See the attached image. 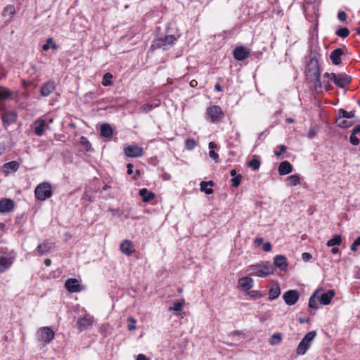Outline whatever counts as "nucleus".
<instances>
[{
  "instance_id": "nucleus-1",
  "label": "nucleus",
  "mask_w": 360,
  "mask_h": 360,
  "mask_svg": "<svg viewBox=\"0 0 360 360\" xmlns=\"http://www.w3.org/2000/svg\"><path fill=\"white\" fill-rule=\"evenodd\" d=\"M306 77L309 82L314 83L316 87H321L319 65L316 58H311L307 64Z\"/></svg>"
},
{
  "instance_id": "nucleus-2",
  "label": "nucleus",
  "mask_w": 360,
  "mask_h": 360,
  "mask_svg": "<svg viewBox=\"0 0 360 360\" xmlns=\"http://www.w3.org/2000/svg\"><path fill=\"white\" fill-rule=\"evenodd\" d=\"M245 272L250 273V276L262 278L272 274L274 273V268L269 263L262 262L248 266Z\"/></svg>"
},
{
  "instance_id": "nucleus-3",
  "label": "nucleus",
  "mask_w": 360,
  "mask_h": 360,
  "mask_svg": "<svg viewBox=\"0 0 360 360\" xmlns=\"http://www.w3.org/2000/svg\"><path fill=\"white\" fill-rule=\"evenodd\" d=\"M36 336L39 342L46 345L53 340L55 333L51 327H41L37 330Z\"/></svg>"
},
{
  "instance_id": "nucleus-4",
  "label": "nucleus",
  "mask_w": 360,
  "mask_h": 360,
  "mask_svg": "<svg viewBox=\"0 0 360 360\" xmlns=\"http://www.w3.org/2000/svg\"><path fill=\"white\" fill-rule=\"evenodd\" d=\"M316 335V331H310L305 335L297 347L296 352L298 355H304L307 352Z\"/></svg>"
},
{
  "instance_id": "nucleus-5",
  "label": "nucleus",
  "mask_w": 360,
  "mask_h": 360,
  "mask_svg": "<svg viewBox=\"0 0 360 360\" xmlns=\"http://www.w3.org/2000/svg\"><path fill=\"white\" fill-rule=\"evenodd\" d=\"M325 78H330V80L333 82V83L340 88H344L347 85H348L352 80L351 77L348 76L345 73H328L326 72L324 74Z\"/></svg>"
},
{
  "instance_id": "nucleus-6",
  "label": "nucleus",
  "mask_w": 360,
  "mask_h": 360,
  "mask_svg": "<svg viewBox=\"0 0 360 360\" xmlns=\"http://www.w3.org/2000/svg\"><path fill=\"white\" fill-rule=\"evenodd\" d=\"M36 198L39 200H45L52 195L51 186L47 182L39 184L34 190Z\"/></svg>"
},
{
  "instance_id": "nucleus-7",
  "label": "nucleus",
  "mask_w": 360,
  "mask_h": 360,
  "mask_svg": "<svg viewBox=\"0 0 360 360\" xmlns=\"http://www.w3.org/2000/svg\"><path fill=\"white\" fill-rule=\"evenodd\" d=\"M176 41V38L172 34H167L163 37H159L154 40L152 47L153 48H162L167 49L174 45Z\"/></svg>"
},
{
  "instance_id": "nucleus-8",
  "label": "nucleus",
  "mask_w": 360,
  "mask_h": 360,
  "mask_svg": "<svg viewBox=\"0 0 360 360\" xmlns=\"http://www.w3.org/2000/svg\"><path fill=\"white\" fill-rule=\"evenodd\" d=\"M224 115V112L221 107L219 105H210L206 110V118L211 122H216Z\"/></svg>"
},
{
  "instance_id": "nucleus-9",
  "label": "nucleus",
  "mask_w": 360,
  "mask_h": 360,
  "mask_svg": "<svg viewBox=\"0 0 360 360\" xmlns=\"http://www.w3.org/2000/svg\"><path fill=\"white\" fill-rule=\"evenodd\" d=\"M124 153L129 158H139L143 154V149L137 145H129L124 148Z\"/></svg>"
},
{
  "instance_id": "nucleus-10",
  "label": "nucleus",
  "mask_w": 360,
  "mask_h": 360,
  "mask_svg": "<svg viewBox=\"0 0 360 360\" xmlns=\"http://www.w3.org/2000/svg\"><path fill=\"white\" fill-rule=\"evenodd\" d=\"M283 298L287 305L292 306L297 302L299 293L295 290H290L283 294Z\"/></svg>"
},
{
  "instance_id": "nucleus-11",
  "label": "nucleus",
  "mask_w": 360,
  "mask_h": 360,
  "mask_svg": "<svg viewBox=\"0 0 360 360\" xmlns=\"http://www.w3.org/2000/svg\"><path fill=\"white\" fill-rule=\"evenodd\" d=\"M335 292L333 290H329L326 292H321L319 289V302L322 305H328L330 303L332 298L335 296Z\"/></svg>"
},
{
  "instance_id": "nucleus-12",
  "label": "nucleus",
  "mask_w": 360,
  "mask_h": 360,
  "mask_svg": "<svg viewBox=\"0 0 360 360\" xmlns=\"http://www.w3.org/2000/svg\"><path fill=\"white\" fill-rule=\"evenodd\" d=\"M15 257L8 255H0V272L6 271L11 266Z\"/></svg>"
},
{
  "instance_id": "nucleus-13",
  "label": "nucleus",
  "mask_w": 360,
  "mask_h": 360,
  "mask_svg": "<svg viewBox=\"0 0 360 360\" xmlns=\"http://www.w3.org/2000/svg\"><path fill=\"white\" fill-rule=\"evenodd\" d=\"M34 131L37 136H41L44 134L46 129H49L48 124H46V121L42 119H38L34 121Z\"/></svg>"
},
{
  "instance_id": "nucleus-14",
  "label": "nucleus",
  "mask_w": 360,
  "mask_h": 360,
  "mask_svg": "<svg viewBox=\"0 0 360 360\" xmlns=\"http://www.w3.org/2000/svg\"><path fill=\"white\" fill-rule=\"evenodd\" d=\"M55 89V82L52 80H49L44 83L41 87L40 94L44 97H46L49 96L52 92H53Z\"/></svg>"
},
{
  "instance_id": "nucleus-15",
  "label": "nucleus",
  "mask_w": 360,
  "mask_h": 360,
  "mask_svg": "<svg viewBox=\"0 0 360 360\" xmlns=\"http://www.w3.org/2000/svg\"><path fill=\"white\" fill-rule=\"evenodd\" d=\"M253 286V280L249 276L240 278L238 281V287L243 291H248Z\"/></svg>"
},
{
  "instance_id": "nucleus-16",
  "label": "nucleus",
  "mask_w": 360,
  "mask_h": 360,
  "mask_svg": "<svg viewBox=\"0 0 360 360\" xmlns=\"http://www.w3.org/2000/svg\"><path fill=\"white\" fill-rule=\"evenodd\" d=\"M14 208L13 200L8 198H4L0 200V212L6 213L11 212Z\"/></svg>"
},
{
  "instance_id": "nucleus-17",
  "label": "nucleus",
  "mask_w": 360,
  "mask_h": 360,
  "mask_svg": "<svg viewBox=\"0 0 360 360\" xmlns=\"http://www.w3.org/2000/svg\"><path fill=\"white\" fill-rule=\"evenodd\" d=\"M249 55V51L243 46H237L233 51V56L237 60H245Z\"/></svg>"
},
{
  "instance_id": "nucleus-18",
  "label": "nucleus",
  "mask_w": 360,
  "mask_h": 360,
  "mask_svg": "<svg viewBox=\"0 0 360 360\" xmlns=\"http://www.w3.org/2000/svg\"><path fill=\"white\" fill-rule=\"evenodd\" d=\"M18 117V115L15 111H8L3 114L1 119L4 124L10 125L14 123Z\"/></svg>"
},
{
  "instance_id": "nucleus-19",
  "label": "nucleus",
  "mask_w": 360,
  "mask_h": 360,
  "mask_svg": "<svg viewBox=\"0 0 360 360\" xmlns=\"http://www.w3.org/2000/svg\"><path fill=\"white\" fill-rule=\"evenodd\" d=\"M53 248V245L49 242H44L41 244H39L36 252L38 256H41L49 253Z\"/></svg>"
},
{
  "instance_id": "nucleus-20",
  "label": "nucleus",
  "mask_w": 360,
  "mask_h": 360,
  "mask_svg": "<svg viewBox=\"0 0 360 360\" xmlns=\"http://www.w3.org/2000/svg\"><path fill=\"white\" fill-rule=\"evenodd\" d=\"M121 252L126 255H131L134 252L132 242L125 240L120 245Z\"/></svg>"
},
{
  "instance_id": "nucleus-21",
  "label": "nucleus",
  "mask_w": 360,
  "mask_h": 360,
  "mask_svg": "<svg viewBox=\"0 0 360 360\" xmlns=\"http://www.w3.org/2000/svg\"><path fill=\"white\" fill-rule=\"evenodd\" d=\"M65 286L66 289L71 292L79 291V282L76 278H69L66 281Z\"/></svg>"
},
{
  "instance_id": "nucleus-22",
  "label": "nucleus",
  "mask_w": 360,
  "mask_h": 360,
  "mask_svg": "<svg viewBox=\"0 0 360 360\" xmlns=\"http://www.w3.org/2000/svg\"><path fill=\"white\" fill-rule=\"evenodd\" d=\"M19 163L16 161H11L5 163L3 166V172L6 175L9 174L12 172H16L19 168Z\"/></svg>"
},
{
  "instance_id": "nucleus-23",
  "label": "nucleus",
  "mask_w": 360,
  "mask_h": 360,
  "mask_svg": "<svg viewBox=\"0 0 360 360\" xmlns=\"http://www.w3.org/2000/svg\"><path fill=\"white\" fill-rule=\"evenodd\" d=\"M274 262L275 266L281 270H285L288 266L287 259L285 256L279 255L274 257Z\"/></svg>"
},
{
  "instance_id": "nucleus-24",
  "label": "nucleus",
  "mask_w": 360,
  "mask_h": 360,
  "mask_svg": "<svg viewBox=\"0 0 360 360\" xmlns=\"http://www.w3.org/2000/svg\"><path fill=\"white\" fill-rule=\"evenodd\" d=\"M343 55V51L341 49H336L333 51L330 55V58L333 64L337 65L341 63V56Z\"/></svg>"
},
{
  "instance_id": "nucleus-25",
  "label": "nucleus",
  "mask_w": 360,
  "mask_h": 360,
  "mask_svg": "<svg viewBox=\"0 0 360 360\" xmlns=\"http://www.w3.org/2000/svg\"><path fill=\"white\" fill-rule=\"evenodd\" d=\"M292 166L288 161L282 162L278 167V173L280 175H286L292 172Z\"/></svg>"
},
{
  "instance_id": "nucleus-26",
  "label": "nucleus",
  "mask_w": 360,
  "mask_h": 360,
  "mask_svg": "<svg viewBox=\"0 0 360 360\" xmlns=\"http://www.w3.org/2000/svg\"><path fill=\"white\" fill-rule=\"evenodd\" d=\"M139 195L142 198L144 202H148L155 198V193L148 191L147 188H141L139 190Z\"/></svg>"
},
{
  "instance_id": "nucleus-27",
  "label": "nucleus",
  "mask_w": 360,
  "mask_h": 360,
  "mask_svg": "<svg viewBox=\"0 0 360 360\" xmlns=\"http://www.w3.org/2000/svg\"><path fill=\"white\" fill-rule=\"evenodd\" d=\"M77 323L80 330H84L91 326L92 319L89 316H85L83 318L79 319Z\"/></svg>"
},
{
  "instance_id": "nucleus-28",
  "label": "nucleus",
  "mask_w": 360,
  "mask_h": 360,
  "mask_svg": "<svg viewBox=\"0 0 360 360\" xmlns=\"http://www.w3.org/2000/svg\"><path fill=\"white\" fill-rule=\"evenodd\" d=\"M200 186V191L204 192L205 194L210 195L213 193V189L212 188V187L214 186L213 181H201Z\"/></svg>"
},
{
  "instance_id": "nucleus-29",
  "label": "nucleus",
  "mask_w": 360,
  "mask_h": 360,
  "mask_svg": "<svg viewBox=\"0 0 360 360\" xmlns=\"http://www.w3.org/2000/svg\"><path fill=\"white\" fill-rule=\"evenodd\" d=\"M13 91L6 87L0 86V101H6L12 98Z\"/></svg>"
},
{
  "instance_id": "nucleus-30",
  "label": "nucleus",
  "mask_w": 360,
  "mask_h": 360,
  "mask_svg": "<svg viewBox=\"0 0 360 360\" xmlns=\"http://www.w3.org/2000/svg\"><path fill=\"white\" fill-rule=\"evenodd\" d=\"M319 289H317L310 297L309 300V307L311 309H318V302H319Z\"/></svg>"
},
{
  "instance_id": "nucleus-31",
  "label": "nucleus",
  "mask_w": 360,
  "mask_h": 360,
  "mask_svg": "<svg viewBox=\"0 0 360 360\" xmlns=\"http://www.w3.org/2000/svg\"><path fill=\"white\" fill-rule=\"evenodd\" d=\"M286 184L288 186H295L300 183V176L299 174H292L287 177Z\"/></svg>"
},
{
  "instance_id": "nucleus-32",
  "label": "nucleus",
  "mask_w": 360,
  "mask_h": 360,
  "mask_svg": "<svg viewBox=\"0 0 360 360\" xmlns=\"http://www.w3.org/2000/svg\"><path fill=\"white\" fill-rule=\"evenodd\" d=\"M160 105V101H156L153 102V103H146L143 105L141 108L140 111L141 112L148 113L150 111H151L153 109L158 107Z\"/></svg>"
},
{
  "instance_id": "nucleus-33",
  "label": "nucleus",
  "mask_w": 360,
  "mask_h": 360,
  "mask_svg": "<svg viewBox=\"0 0 360 360\" xmlns=\"http://www.w3.org/2000/svg\"><path fill=\"white\" fill-rule=\"evenodd\" d=\"M112 134V129L110 124H103L101 127V135L103 137H110Z\"/></svg>"
},
{
  "instance_id": "nucleus-34",
  "label": "nucleus",
  "mask_w": 360,
  "mask_h": 360,
  "mask_svg": "<svg viewBox=\"0 0 360 360\" xmlns=\"http://www.w3.org/2000/svg\"><path fill=\"white\" fill-rule=\"evenodd\" d=\"M342 243V236L340 235H335L331 239L328 240L327 246L328 247H335L338 246Z\"/></svg>"
},
{
  "instance_id": "nucleus-35",
  "label": "nucleus",
  "mask_w": 360,
  "mask_h": 360,
  "mask_svg": "<svg viewBox=\"0 0 360 360\" xmlns=\"http://www.w3.org/2000/svg\"><path fill=\"white\" fill-rule=\"evenodd\" d=\"M15 13V8L12 5H8L6 7H5L4 10L3 15L4 17L8 18V20L12 18L13 15Z\"/></svg>"
},
{
  "instance_id": "nucleus-36",
  "label": "nucleus",
  "mask_w": 360,
  "mask_h": 360,
  "mask_svg": "<svg viewBox=\"0 0 360 360\" xmlns=\"http://www.w3.org/2000/svg\"><path fill=\"white\" fill-rule=\"evenodd\" d=\"M281 293V290L278 285H276L274 287H272L269 293V299L270 300H274L276 299Z\"/></svg>"
},
{
  "instance_id": "nucleus-37",
  "label": "nucleus",
  "mask_w": 360,
  "mask_h": 360,
  "mask_svg": "<svg viewBox=\"0 0 360 360\" xmlns=\"http://www.w3.org/2000/svg\"><path fill=\"white\" fill-rule=\"evenodd\" d=\"M336 124L341 128H348L352 124V122L347 119H343L342 117H338L336 120Z\"/></svg>"
},
{
  "instance_id": "nucleus-38",
  "label": "nucleus",
  "mask_w": 360,
  "mask_h": 360,
  "mask_svg": "<svg viewBox=\"0 0 360 360\" xmlns=\"http://www.w3.org/2000/svg\"><path fill=\"white\" fill-rule=\"evenodd\" d=\"M282 340V335L280 333L273 334L269 339V344L272 346L278 345Z\"/></svg>"
},
{
  "instance_id": "nucleus-39",
  "label": "nucleus",
  "mask_w": 360,
  "mask_h": 360,
  "mask_svg": "<svg viewBox=\"0 0 360 360\" xmlns=\"http://www.w3.org/2000/svg\"><path fill=\"white\" fill-rule=\"evenodd\" d=\"M112 75L110 72L105 73L103 77L102 84L105 86H112Z\"/></svg>"
},
{
  "instance_id": "nucleus-40",
  "label": "nucleus",
  "mask_w": 360,
  "mask_h": 360,
  "mask_svg": "<svg viewBox=\"0 0 360 360\" xmlns=\"http://www.w3.org/2000/svg\"><path fill=\"white\" fill-rule=\"evenodd\" d=\"M354 117V112H347L343 109H340L338 112V117H342L343 119H351Z\"/></svg>"
},
{
  "instance_id": "nucleus-41",
  "label": "nucleus",
  "mask_w": 360,
  "mask_h": 360,
  "mask_svg": "<svg viewBox=\"0 0 360 360\" xmlns=\"http://www.w3.org/2000/svg\"><path fill=\"white\" fill-rule=\"evenodd\" d=\"M50 48L56 50L58 49V46L54 43L52 38H49L46 40V44L42 46L43 51H48Z\"/></svg>"
},
{
  "instance_id": "nucleus-42",
  "label": "nucleus",
  "mask_w": 360,
  "mask_h": 360,
  "mask_svg": "<svg viewBox=\"0 0 360 360\" xmlns=\"http://www.w3.org/2000/svg\"><path fill=\"white\" fill-rule=\"evenodd\" d=\"M185 301L183 300L181 302L174 303V305L169 308V310L175 312H179L182 310Z\"/></svg>"
},
{
  "instance_id": "nucleus-43",
  "label": "nucleus",
  "mask_w": 360,
  "mask_h": 360,
  "mask_svg": "<svg viewBox=\"0 0 360 360\" xmlns=\"http://www.w3.org/2000/svg\"><path fill=\"white\" fill-rule=\"evenodd\" d=\"M127 322L129 323L127 325V329L129 331H133L136 329V320L134 317H132V316L128 317Z\"/></svg>"
},
{
  "instance_id": "nucleus-44",
  "label": "nucleus",
  "mask_w": 360,
  "mask_h": 360,
  "mask_svg": "<svg viewBox=\"0 0 360 360\" xmlns=\"http://www.w3.org/2000/svg\"><path fill=\"white\" fill-rule=\"evenodd\" d=\"M80 144L85 150L89 151L91 150V145L86 137L82 136L80 138Z\"/></svg>"
},
{
  "instance_id": "nucleus-45",
  "label": "nucleus",
  "mask_w": 360,
  "mask_h": 360,
  "mask_svg": "<svg viewBox=\"0 0 360 360\" xmlns=\"http://www.w3.org/2000/svg\"><path fill=\"white\" fill-rule=\"evenodd\" d=\"M349 34V31L347 28L346 27H342V28H340L339 30H337L336 32V34L340 37H342V38H345L347 37Z\"/></svg>"
},
{
  "instance_id": "nucleus-46",
  "label": "nucleus",
  "mask_w": 360,
  "mask_h": 360,
  "mask_svg": "<svg viewBox=\"0 0 360 360\" xmlns=\"http://www.w3.org/2000/svg\"><path fill=\"white\" fill-rule=\"evenodd\" d=\"M195 141L194 139H186L185 141V148L188 150H191L195 147Z\"/></svg>"
},
{
  "instance_id": "nucleus-47",
  "label": "nucleus",
  "mask_w": 360,
  "mask_h": 360,
  "mask_svg": "<svg viewBox=\"0 0 360 360\" xmlns=\"http://www.w3.org/2000/svg\"><path fill=\"white\" fill-rule=\"evenodd\" d=\"M248 166L254 170L259 168L260 162L257 159H252L248 162Z\"/></svg>"
},
{
  "instance_id": "nucleus-48",
  "label": "nucleus",
  "mask_w": 360,
  "mask_h": 360,
  "mask_svg": "<svg viewBox=\"0 0 360 360\" xmlns=\"http://www.w3.org/2000/svg\"><path fill=\"white\" fill-rule=\"evenodd\" d=\"M240 179H241L240 175H238L236 176L233 177L231 179L232 186L235 188L238 187L240 185Z\"/></svg>"
},
{
  "instance_id": "nucleus-49",
  "label": "nucleus",
  "mask_w": 360,
  "mask_h": 360,
  "mask_svg": "<svg viewBox=\"0 0 360 360\" xmlns=\"http://www.w3.org/2000/svg\"><path fill=\"white\" fill-rule=\"evenodd\" d=\"M330 78H325L323 77V81L321 82V87L323 86L326 89H329L331 87L330 83Z\"/></svg>"
},
{
  "instance_id": "nucleus-50",
  "label": "nucleus",
  "mask_w": 360,
  "mask_h": 360,
  "mask_svg": "<svg viewBox=\"0 0 360 360\" xmlns=\"http://www.w3.org/2000/svg\"><path fill=\"white\" fill-rule=\"evenodd\" d=\"M350 143L354 146H357L359 143V139L356 136V134L352 133L349 138Z\"/></svg>"
},
{
  "instance_id": "nucleus-51",
  "label": "nucleus",
  "mask_w": 360,
  "mask_h": 360,
  "mask_svg": "<svg viewBox=\"0 0 360 360\" xmlns=\"http://www.w3.org/2000/svg\"><path fill=\"white\" fill-rule=\"evenodd\" d=\"M278 148L279 150L274 151V155L277 157L281 155L285 152V150H286V146H285L284 145H280L278 146Z\"/></svg>"
},
{
  "instance_id": "nucleus-52",
  "label": "nucleus",
  "mask_w": 360,
  "mask_h": 360,
  "mask_svg": "<svg viewBox=\"0 0 360 360\" xmlns=\"http://www.w3.org/2000/svg\"><path fill=\"white\" fill-rule=\"evenodd\" d=\"M358 245H360V237L356 238L354 243L352 244L350 247L351 250L354 252L356 251V247Z\"/></svg>"
},
{
  "instance_id": "nucleus-53",
  "label": "nucleus",
  "mask_w": 360,
  "mask_h": 360,
  "mask_svg": "<svg viewBox=\"0 0 360 360\" xmlns=\"http://www.w3.org/2000/svg\"><path fill=\"white\" fill-rule=\"evenodd\" d=\"M338 18L340 21L344 22L347 19V15L345 12L340 11L338 14Z\"/></svg>"
},
{
  "instance_id": "nucleus-54",
  "label": "nucleus",
  "mask_w": 360,
  "mask_h": 360,
  "mask_svg": "<svg viewBox=\"0 0 360 360\" xmlns=\"http://www.w3.org/2000/svg\"><path fill=\"white\" fill-rule=\"evenodd\" d=\"M209 155L211 158L214 159L216 161H217L219 159V155L217 153H215L214 150H210Z\"/></svg>"
},
{
  "instance_id": "nucleus-55",
  "label": "nucleus",
  "mask_w": 360,
  "mask_h": 360,
  "mask_svg": "<svg viewBox=\"0 0 360 360\" xmlns=\"http://www.w3.org/2000/svg\"><path fill=\"white\" fill-rule=\"evenodd\" d=\"M302 259L304 262H308L309 259H311V255L308 252H304L302 254Z\"/></svg>"
},
{
  "instance_id": "nucleus-56",
  "label": "nucleus",
  "mask_w": 360,
  "mask_h": 360,
  "mask_svg": "<svg viewBox=\"0 0 360 360\" xmlns=\"http://www.w3.org/2000/svg\"><path fill=\"white\" fill-rule=\"evenodd\" d=\"M271 250V245L267 242L263 245V250L265 252H269Z\"/></svg>"
},
{
  "instance_id": "nucleus-57",
  "label": "nucleus",
  "mask_w": 360,
  "mask_h": 360,
  "mask_svg": "<svg viewBox=\"0 0 360 360\" xmlns=\"http://www.w3.org/2000/svg\"><path fill=\"white\" fill-rule=\"evenodd\" d=\"M136 360H150L143 354H139L137 355Z\"/></svg>"
},
{
  "instance_id": "nucleus-58",
  "label": "nucleus",
  "mask_w": 360,
  "mask_h": 360,
  "mask_svg": "<svg viewBox=\"0 0 360 360\" xmlns=\"http://www.w3.org/2000/svg\"><path fill=\"white\" fill-rule=\"evenodd\" d=\"M127 174L129 175H131L133 174V165L130 164V163L127 164Z\"/></svg>"
},
{
  "instance_id": "nucleus-59",
  "label": "nucleus",
  "mask_w": 360,
  "mask_h": 360,
  "mask_svg": "<svg viewBox=\"0 0 360 360\" xmlns=\"http://www.w3.org/2000/svg\"><path fill=\"white\" fill-rule=\"evenodd\" d=\"M263 238H257L255 240V243L257 244V245H261L263 244Z\"/></svg>"
},
{
  "instance_id": "nucleus-60",
  "label": "nucleus",
  "mask_w": 360,
  "mask_h": 360,
  "mask_svg": "<svg viewBox=\"0 0 360 360\" xmlns=\"http://www.w3.org/2000/svg\"><path fill=\"white\" fill-rule=\"evenodd\" d=\"M352 133H354L355 134H358V133H360V124L357 125L356 127H355L353 129H352Z\"/></svg>"
},
{
  "instance_id": "nucleus-61",
  "label": "nucleus",
  "mask_w": 360,
  "mask_h": 360,
  "mask_svg": "<svg viewBox=\"0 0 360 360\" xmlns=\"http://www.w3.org/2000/svg\"><path fill=\"white\" fill-rule=\"evenodd\" d=\"M217 148V145L214 142H210L209 143V149L210 150H214Z\"/></svg>"
},
{
  "instance_id": "nucleus-62",
  "label": "nucleus",
  "mask_w": 360,
  "mask_h": 360,
  "mask_svg": "<svg viewBox=\"0 0 360 360\" xmlns=\"http://www.w3.org/2000/svg\"><path fill=\"white\" fill-rule=\"evenodd\" d=\"M331 252H332L333 254H334V255H335V254L338 253V252H339V249H338V248H337L336 246H335V247H332Z\"/></svg>"
},
{
  "instance_id": "nucleus-63",
  "label": "nucleus",
  "mask_w": 360,
  "mask_h": 360,
  "mask_svg": "<svg viewBox=\"0 0 360 360\" xmlns=\"http://www.w3.org/2000/svg\"><path fill=\"white\" fill-rule=\"evenodd\" d=\"M44 264L46 266H49L51 264V260L50 259H46L44 260Z\"/></svg>"
},
{
  "instance_id": "nucleus-64",
  "label": "nucleus",
  "mask_w": 360,
  "mask_h": 360,
  "mask_svg": "<svg viewBox=\"0 0 360 360\" xmlns=\"http://www.w3.org/2000/svg\"><path fill=\"white\" fill-rule=\"evenodd\" d=\"M285 122L288 124H290L294 122V120L291 117H288L285 119Z\"/></svg>"
}]
</instances>
